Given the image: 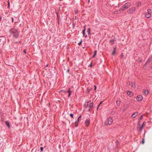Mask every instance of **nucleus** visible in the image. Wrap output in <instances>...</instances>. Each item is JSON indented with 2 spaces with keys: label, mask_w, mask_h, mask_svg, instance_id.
Instances as JSON below:
<instances>
[{
  "label": "nucleus",
  "mask_w": 152,
  "mask_h": 152,
  "mask_svg": "<svg viewBox=\"0 0 152 152\" xmlns=\"http://www.w3.org/2000/svg\"><path fill=\"white\" fill-rule=\"evenodd\" d=\"M116 47H115L114 48V49H113V53H112V55H115V51L116 50Z\"/></svg>",
  "instance_id": "nucleus-16"
},
{
  "label": "nucleus",
  "mask_w": 152,
  "mask_h": 152,
  "mask_svg": "<svg viewBox=\"0 0 152 152\" xmlns=\"http://www.w3.org/2000/svg\"><path fill=\"white\" fill-rule=\"evenodd\" d=\"M113 122V119L112 118L110 117L105 121L104 124L105 125H111Z\"/></svg>",
  "instance_id": "nucleus-3"
},
{
  "label": "nucleus",
  "mask_w": 152,
  "mask_h": 152,
  "mask_svg": "<svg viewBox=\"0 0 152 152\" xmlns=\"http://www.w3.org/2000/svg\"><path fill=\"white\" fill-rule=\"evenodd\" d=\"M12 22H14V19H13V18L12 17Z\"/></svg>",
  "instance_id": "nucleus-40"
},
{
  "label": "nucleus",
  "mask_w": 152,
  "mask_h": 152,
  "mask_svg": "<svg viewBox=\"0 0 152 152\" xmlns=\"http://www.w3.org/2000/svg\"><path fill=\"white\" fill-rule=\"evenodd\" d=\"M72 91L70 90V88H69V90L67 91V92L68 93L69 95H68V97H69L71 95V93L72 92Z\"/></svg>",
  "instance_id": "nucleus-15"
},
{
  "label": "nucleus",
  "mask_w": 152,
  "mask_h": 152,
  "mask_svg": "<svg viewBox=\"0 0 152 152\" xmlns=\"http://www.w3.org/2000/svg\"><path fill=\"white\" fill-rule=\"evenodd\" d=\"M91 108H89L88 110V111H89V112H90L91 111Z\"/></svg>",
  "instance_id": "nucleus-44"
},
{
  "label": "nucleus",
  "mask_w": 152,
  "mask_h": 152,
  "mask_svg": "<svg viewBox=\"0 0 152 152\" xmlns=\"http://www.w3.org/2000/svg\"><path fill=\"white\" fill-rule=\"evenodd\" d=\"M94 87H95V89L94 90H96V86L95 85H94Z\"/></svg>",
  "instance_id": "nucleus-46"
},
{
  "label": "nucleus",
  "mask_w": 152,
  "mask_h": 152,
  "mask_svg": "<svg viewBox=\"0 0 152 152\" xmlns=\"http://www.w3.org/2000/svg\"><path fill=\"white\" fill-rule=\"evenodd\" d=\"M141 5V3L140 1H138L136 3L137 6L138 7Z\"/></svg>",
  "instance_id": "nucleus-17"
},
{
  "label": "nucleus",
  "mask_w": 152,
  "mask_h": 152,
  "mask_svg": "<svg viewBox=\"0 0 152 152\" xmlns=\"http://www.w3.org/2000/svg\"><path fill=\"white\" fill-rule=\"evenodd\" d=\"M23 52L25 53H26V50H24L23 51Z\"/></svg>",
  "instance_id": "nucleus-42"
},
{
  "label": "nucleus",
  "mask_w": 152,
  "mask_h": 152,
  "mask_svg": "<svg viewBox=\"0 0 152 152\" xmlns=\"http://www.w3.org/2000/svg\"><path fill=\"white\" fill-rule=\"evenodd\" d=\"M8 5H9V6H10V2H8Z\"/></svg>",
  "instance_id": "nucleus-51"
},
{
  "label": "nucleus",
  "mask_w": 152,
  "mask_h": 152,
  "mask_svg": "<svg viewBox=\"0 0 152 152\" xmlns=\"http://www.w3.org/2000/svg\"><path fill=\"white\" fill-rule=\"evenodd\" d=\"M127 94L129 97H132V96L133 94L131 91H127Z\"/></svg>",
  "instance_id": "nucleus-11"
},
{
  "label": "nucleus",
  "mask_w": 152,
  "mask_h": 152,
  "mask_svg": "<svg viewBox=\"0 0 152 152\" xmlns=\"http://www.w3.org/2000/svg\"><path fill=\"white\" fill-rule=\"evenodd\" d=\"M88 106V104H87V106H86V108H87V107Z\"/></svg>",
  "instance_id": "nucleus-48"
},
{
  "label": "nucleus",
  "mask_w": 152,
  "mask_h": 152,
  "mask_svg": "<svg viewBox=\"0 0 152 152\" xmlns=\"http://www.w3.org/2000/svg\"><path fill=\"white\" fill-rule=\"evenodd\" d=\"M152 61V56H151L149 57V58L148 59V60L146 61V62H147V63H149Z\"/></svg>",
  "instance_id": "nucleus-10"
},
{
  "label": "nucleus",
  "mask_w": 152,
  "mask_h": 152,
  "mask_svg": "<svg viewBox=\"0 0 152 152\" xmlns=\"http://www.w3.org/2000/svg\"><path fill=\"white\" fill-rule=\"evenodd\" d=\"M115 38H113V39H111L110 41V43L111 45H113L114 43V42L115 41Z\"/></svg>",
  "instance_id": "nucleus-7"
},
{
  "label": "nucleus",
  "mask_w": 152,
  "mask_h": 152,
  "mask_svg": "<svg viewBox=\"0 0 152 152\" xmlns=\"http://www.w3.org/2000/svg\"><path fill=\"white\" fill-rule=\"evenodd\" d=\"M144 142H145L144 139H143L142 140V144H143L144 143Z\"/></svg>",
  "instance_id": "nucleus-34"
},
{
  "label": "nucleus",
  "mask_w": 152,
  "mask_h": 152,
  "mask_svg": "<svg viewBox=\"0 0 152 152\" xmlns=\"http://www.w3.org/2000/svg\"><path fill=\"white\" fill-rule=\"evenodd\" d=\"M90 2V0H88V2Z\"/></svg>",
  "instance_id": "nucleus-55"
},
{
  "label": "nucleus",
  "mask_w": 152,
  "mask_h": 152,
  "mask_svg": "<svg viewBox=\"0 0 152 152\" xmlns=\"http://www.w3.org/2000/svg\"><path fill=\"white\" fill-rule=\"evenodd\" d=\"M82 39H81L80 41V42L79 43H78V45H81L82 44Z\"/></svg>",
  "instance_id": "nucleus-24"
},
{
  "label": "nucleus",
  "mask_w": 152,
  "mask_h": 152,
  "mask_svg": "<svg viewBox=\"0 0 152 152\" xmlns=\"http://www.w3.org/2000/svg\"><path fill=\"white\" fill-rule=\"evenodd\" d=\"M143 92L146 95H148V94L149 91L148 90L144 89L143 90Z\"/></svg>",
  "instance_id": "nucleus-14"
},
{
  "label": "nucleus",
  "mask_w": 152,
  "mask_h": 152,
  "mask_svg": "<svg viewBox=\"0 0 152 152\" xmlns=\"http://www.w3.org/2000/svg\"><path fill=\"white\" fill-rule=\"evenodd\" d=\"M115 113V112H114V111H113L111 113L112 114H114Z\"/></svg>",
  "instance_id": "nucleus-39"
},
{
  "label": "nucleus",
  "mask_w": 152,
  "mask_h": 152,
  "mask_svg": "<svg viewBox=\"0 0 152 152\" xmlns=\"http://www.w3.org/2000/svg\"><path fill=\"white\" fill-rule=\"evenodd\" d=\"M145 122H144L143 123L142 126L143 127L145 125Z\"/></svg>",
  "instance_id": "nucleus-35"
},
{
  "label": "nucleus",
  "mask_w": 152,
  "mask_h": 152,
  "mask_svg": "<svg viewBox=\"0 0 152 152\" xmlns=\"http://www.w3.org/2000/svg\"><path fill=\"white\" fill-rule=\"evenodd\" d=\"M132 86L133 87H134L135 86V84H134H134H133L132 85Z\"/></svg>",
  "instance_id": "nucleus-33"
},
{
  "label": "nucleus",
  "mask_w": 152,
  "mask_h": 152,
  "mask_svg": "<svg viewBox=\"0 0 152 152\" xmlns=\"http://www.w3.org/2000/svg\"><path fill=\"white\" fill-rule=\"evenodd\" d=\"M123 57H124V55H123V53H122L120 57H121V58H122Z\"/></svg>",
  "instance_id": "nucleus-30"
},
{
  "label": "nucleus",
  "mask_w": 152,
  "mask_h": 152,
  "mask_svg": "<svg viewBox=\"0 0 152 152\" xmlns=\"http://www.w3.org/2000/svg\"><path fill=\"white\" fill-rule=\"evenodd\" d=\"M142 117H143V115H142L140 116V118L139 119V120L140 121L142 119Z\"/></svg>",
  "instance_id": "nucleus-27"
},
{
  "label": "nucleus",
  "mask_w": 152,
  "mask_h": 152,
  "mask_svg": "<svg viewBox=\"0 0 152 152\" xmlns=\"http://www.w3.org/2000/svg\"><path fill=\"white\" fill-rule=\"evenodd\" d=\"M93 103H91L89 105V107H90V108H91V107H93Z\"/></svg>",
  "instance_id": "nucleus-23"
},
{
  "label": "nucleus",
  "mask_w": 152,
  "mask_h": 152,
  "mask_svg": "<svg viewBox=\"0 0 152 152\" xmlns=\"http://www.w3.org/2000/svg\"><path fill=\"white\" fill-rule=\"evenodd\" d=\"M140 121H139V120L138 121V124L140 125Z\"/></svg>",
  "instance_id": "nucleus-36"
},
{
  "label": "nucleus",
  "mask_w": 152,
  "mask_h": 152,
  "mask_svg": "<svg viewBox=\"0 0 152 152\" xmlns=\"http://www.w3.org/2000/svg\"><path fill=\"white\" fill-rule=\"evenodd\" d=\"M152 13V11L151 9H148L147 12L145 14V16L147 18H149L151 16V14Z\"/></svg>",
  "instance_id": "nucleus-4"
},
{
  "label": "nucleus",
  "mask_w": 152,
  "mask_h": 152,
  "mask_svg": "<svg viewBox=\"0 0 152 152\" xmlns=\"http://www.w3.org/2000/svg\"><path fill=\"white\" fill-rule=\"evenodd\" d=\"M138 113L137 112H135L131 116L132 118H134L136 117L138 115Z\"/></svg>",
  "instance_id": "nucleus-9"
},
{
  "label": "nucleus",
  "mask_w": 152,
  "mask_h": 152,
  "mask_svg": "<svg viewBox=\"0 0 152 152\" xmlns=\"http://www.w3.org/2000/svg\"><path fill=\"white\" fill-rule=\"evenodd\" d=\"M5 124L9 128H10V123L8 121H5Z\"/></svg>",
  "instance_id": "nucleus-13"
},
{
  "label": "nucleus",
  "mask_w": 152,
  "mask_h": 152,
  "mask_svg": "<svg viewBox=\"0 0 152 152\" xmlns=\"http://www.w3.org/2000/svg\"><path fill=\"white\" fill-rule=\"evenodd\" d=\"M15 43H18V42H15Z\"/></svg>",
  "instance_id": "nucleus-53"
},
{
  "label": "nucleus",
  "mask_w": 152,
  "mask_h": 152,
  "mask_svg": "<svg viewBox=\"0 0 152 152\" xmlns=\"http://www.w3.org/2000/svg\"><path fill=\"white\" fill-rule=\"evenodd\" d=\"M48 64L47 65H46L44 67L45 68H46L47 67H48Z\"/></svg>",
  "instance_id": "nucleus-37"
},
{
  "label": "nucleus",
  "mask_w": 152,
  "mask_h": 152,
  "mask_svg": "<svg viewBox=\"0 0 152 152\" xmlns=\"http://www.w3.org/2000/svg\"><path fill=\"white\" fill-rule=\"evenodd\" d=\"M143 128V127L142 126L140 127V132L142 131Z\"/></svg>",
  "instance_id": "nucleus-31"
},
{
  "label": "nucleus",
  "mask_w": 152,
  "mask_h": 152,
  "mask_svg": "<svg viewBox=\"0 0 152 152\" xmlns=\"http://www.w3.org/2000/svg\"><path fill=\"white\" fill-rule=\"evenodd\" d=\"M131 6V3L129 2H127L125 4L123 5L120 9L122 11H124L128 8L129 7Z\"/></svg>",
  "instance_id": "nucleus-2"
},
{
  "label": "nucleus",
  "mask_w": 152,
  "mask_h": 152,
  "mask_svg": "<svg viewBox=\"0 0 152 152\" xmlns=\"http://www.w3.org/2000/svg\"><path fill=\"white\" fill-rule=\"evenodd\" d=\"M116 103V104H117V105L118 106H119V105H120V103H121L120 101H118V100L117 101Z\"/></svg>",
  "instance_id": "nucleus-18"
},
{
  "label": "nucleus",
  "mask_w": 152,
  "mask_h": 152,
  "mask_svg": "<svg viewBox=\"0 0 152 152\" xmlns=\"http://www.w3.org/2000/svg\"><path fill=\"white\" fill-rule=\"evenodd\" d=\"M90 123V121L88 119L86 120L85 121V124L87 127H88Z\"/></svg>",
  "instance_id": "nucleus-8"
},
{
  "label": "nucleus",
  "mask_w": 152,
  "mask_h": 152,
  "mask_svg": "<svg viewBox=\"0 0 152 152\" xmlns=\"http://www.w3.org/2000/svg\"><path fill=\"white\" fill-rule=\"evenodd\" d=\"M96 52H97L96 50H95L94 52V54L93 56H92L93 58H94L95 57V56H96Z\"/></svg>",
  "instance_id": "nucleus-20"
},
{
  "label": "nucleus",
  "mask_w": 152,
  "mask_h": 152,
  "mask_svg": "<svg viewBox=\"0 0 152 152\" xmlns=\"http://www.w3.org/2000/svg\"><path fill=\"white\" fill-rule=\"evenodd\" d=\"M121 9H120L119 10H117L113 12V14H117L118 13H121Z\"/></svg>",
  "instance_id": "nucleus-12"
},
{
  "label": "nucleus",
  "mask_w": 152,
  "mask_h": 152,
  "mask_svg": "<svg viewBox=\"0 0 152 152\" xmlns=\"http://www.w3.org/2000/svg\"><path fill=\"white\" fill-rule=\"evenodd\" d=\"M79 122V121H76L75 122V127H77L78 126V124Z\"/></svg>",
  "instance_id": "nucleus-21"
},
{
  "label": "nucleus",
  "mask_w": 152,
  "mask_h": 152,
  "mask_svg": "<svg viewBox=\"0 0 152 152\" xmlns=\"http://www.w3.org/2000/svg\"><path fill=\"white\" fill-rule=\"evenodd\" d=\"M103 102L102 101H101L100 102L99 104V106L100 105H101V104L102 103V102Z\"/></svg>",
  "instance_id": "nucleus-38"
},
{
  "label": "nucleus",
  "mask_w": 152,
  "mask_h": 152,
  "mask_svg": "<svg viewBox=\"0 0 152 152\" xmlns=\"http://www.w3.org/2000/svg\"><path fill=\"white\" fill-rule=\"evenodd\" d=\"M70 116L72 118H73V114L72 113H71L70 114Z\"/></svg>",
  "instance_id": "nucleus-29"
},
{
  "label": "nucleus",
  "mask_w": 152,
  "mask_h": 152,
  "mask_svg": "<svg viewBox=\"0 0 152 152\" xmlns=\"http://www.w3.org/2000/svg\"><path fill=\"white\" fill-rule=\"evenodd\" d=\"M69 69L67 70V72L68 73H69Z\"/></svg>",
  "instance_id": "nucleus-43"
},
{
  "label": "nucleus",
  "mask_w": 152,
  "mask_h": 152,
  "mask_svg": "<svg viewBox=\"0 0 152 152\" xmlns=\"http://www.w3.org/2000/svg\"><path fill=\"white\" fill-rule=\"evenodd\" d=\"M148 63H147V62H146V63H145V64H144V65L143 67H145V66H147V64H148Z\"/></svg>",
  "instance_id": "nucleus-32"
},
{
  "label": "nucleus",
  "mask_w": 152,
  "mask_h": 152,
  "mask_svg": "<svg viewBox=\"0 0 152 152\" xmlns=\"http://www.w3.org/2000/svg\"><path fill=\"white\" fill-rule=\"evenodd\" d=\"M40 152H42L43 150V148L42 147H41L40 148Z\"/></svg>",
  "instance_id": "nucleus-26"
},
{
  "label": "nucleus",
  "mask_w": 152,
  "mask_h": 152,
  "mask_svg": "<svg viewBox=\"0 0 152 152\" xmlns=\"http://www.w3.org/2000/svg\"><path fill=\"white\" fill-rule=\"evenodd\" d=\"M91 102V101H87V102H87V103H89V102Z\"/></svg>",
  "instance_id": "nucleus-47"
},
{
  "label": "nucleus",
  "mask_w": 152,
  "mask_h": 152,
  "mask_svg": "<svg viewBox=\"0 0 152 152\" xmlns=\"http://www.w3.org/2000/svg\"><path fill=\"white\" fill-rule=\"evenodd\" d=\"M142 99V96L140 95H139L137 96L136 100L137 101H141Z\"/></svg>",
  "instance_id": "nucleus-6"
},
{
  "label": "nucleus",
  "mask_w": 152,
  "mask_h": 152,
  "mask_svg": "<svg viewBox=\"0 0 152 152\" xmlns=\"http://www.w3.org/2000/svg\"><path fill=\"white\" fill-rule=\"evenodd\" d=\"M81 115H80V116L78 117V118H77V121H79V120H80V118H81Z\"/></svg>",
  "instance_id": "nucleus-28"
},
{
  "label": "nucleus",
  "mask_w": 152,
  "mask_h": 152,
  "mask_svg": "<svg viewBox=\"0 0 152 152\" xmlns=\"http://www.w3.org/2000/svg\"><path fill=\"white\" fill-rule=\"evenodd\" d=\"M60 91H64V90H61Z\"/></svg>",
  "instance_id": "nucleus-54"
},
{
  "label": "nucleus",
  "mask_w": 152,
  "mask_h": 152,
  "mask_svg": "<svg viewBox=\"0 0 152 152\" xmlns=\"http://www.w3.org/2000/svg\"><path fill=\"white\" fill-rule=\"evenodd\" d=\"M136 10V9L134 7H132L130 8L127 11V12L129 14H132L134 13Z\"/></svg>",
  "instance_id": "nucleus-5"
},
{
  "label": "nucleus",
  "mask_w": 152,
  "mask_h": 152,
  "mask_svg": "<svg viewBox=\"0 0 152 152\" xmlns=\"http://www.w3.org/2000/svg\"><path fill=\"white\" fill-rule=\"evenodd\" d=\"M90 28H88L87 31V32L88 34H90Z\"/></svg>",
  "instance_id": "nucleus-19"
},
{
  "label": "nucleus",
  "mask_w": 152,
  "mask_h": 152,
  "mask_svg": "<svg viewBox=\"0 0 152 152\" xmlns=\"http://www.w3.org/2000/svg\"><path fill=\"white\" fill-rule=\"evenodd\" d=\"M89 66H92V63H91L90 64V65Z\"/></svg>",
  "instance_id": "nucleus-45"
},
{
  "label": "nucleus",
  "mask_w": 152,
  "mask_h": 152,
  "mask_svg": "<svg viewBox=\"0 0 152 152\" xmlns=\"http://www.w3.org/2000/svg\"><path fill=\"white\" fill-rule=\"evenodd\" d=\"M91 89L90 88H87V91H86L87 92V93H88L89 92H90V91Z\"/></svg>",
  "instance_id": "nucleus-22"
},
{
  "label": "nucleus",
  "mask_w": 152,
  "mask_h": 152,
  "mask_svg": "<svg viewBox=\"0 0 152 152\" xmlns=\"http://www.w3.org/2000/svg\"><path fill=\"white\" fill-rule=\"evenodd\" d=\"M84 30H85V31L86 30V26H84Z\"/></svg>",
  "instance_id": "nucleus-41"
},
{
  "label": "nucleus",
  "mask_w": 152,
  "mask_h": 152,
  "mask_svg": "<svg viewBox=\"0 0 152 152\" xmlns=\"http://www.w3.org/2000/svg\"><path fill=\"white\" fill-rule=\"evenodd\" d=\"M85 30H83L82 31L83 34V36H84L85 34Z\"/></svg>",
  "instance_id": "nucleus-25"
},
{
  "label": "nucleus",
  "mask_w": 152,
  "mask_h": 152,
  "mask_svg": "<svg viewBox=\"0 0 152 152\" xmlns=\"http://www.w3.org/2000/svg\"><path fill=\"white\" fill-rule=\"evenodd\" d=\"M117 142H118V141H117L116 142V144L117 145Z\"/></svg>",
  "instance_id": "nucleus-50"
},
{
  "label": "nucleus",
  "mask_w": 152,
  "mask_h": 152,
  "mask_svg": "<svg viewBox=\"0 0 152 152\" xmlns=\"http://www.w3.org/2000/svg\"><path fill=\"white\" fill-rule=\"evenodd\" d=\"M10 35L15 38H18L19 37V32L18 30L15 28H11L9 31Z\"/></svg>",
  "instance_id": "nucleus-1"
},
{
  "label": "nucleus",
  "mask_w": 152,
  "mask_h": 152,
  "mask_svg": "<svg viewBox=\"0 0 152 152\" xmlns=\"http://www.w3.org/2000/svg\"><path fill=\"white\" fill-rule=\"evenodd\" d=\"M84 36H85V37H87V35H86V36L85 35Z\"/></svg>",
  "instance_id": "nucleus-52"
},
{
  "label": "nucleus",
  "mask_w": 152,
  "mask_h": 152,
  "mask_svg": "<svg viewBox=\"0 0 152 152\" xmlns=\"http://www.w3.org/2000/svg\"><path fill=\"white\" fill-rule=\"evenodd\" d=\"M99 106H98L97 107V110H98V108H99Z\"/></svg>",
  "instance_id": "nucleus-49"
}]
</instances>
